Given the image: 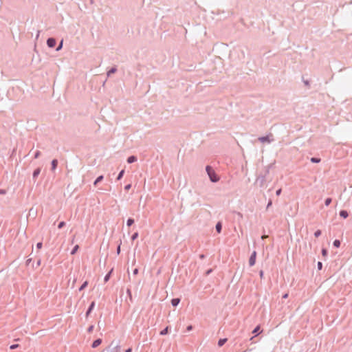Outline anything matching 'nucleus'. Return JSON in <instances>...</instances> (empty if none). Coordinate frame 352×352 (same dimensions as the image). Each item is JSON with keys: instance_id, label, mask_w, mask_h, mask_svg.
<instances>
[{"instance_id": "obj_13", "label": "nucleus", "mask_w": 352, "mask_h": 352, "mask_svg": "<svg viewBox=\"0 0 352 352\" xmlns=\"http://www.w3.org/2000/svg\"><path fill=\"white\" fill-rule=\"evenodd\" d=\"M181 300L179 298H174L171 300L170 302L173 307H177L180 302Z\"/></svg>"}, {"instance_id": "obj_26", "label": "nucleus", "mask_w": 352, "mask_h": 352, "mask_svg": "<svg viewBox=\"0 0 352 352\" xmlns=\"http://www.w3.org/2000/svg\"><path fill=\"white\" fill-rule=\"evenodd\" d=\"M124 172V169L121 170L117 176L116 180H120L123 177Z\"/></svg>"}, {"instance_id": "obj_47", "label": "nucleus", "mask_w": 352, "mask_h": 352, "mask_svg": "<svg viewBox=\"0 0 352 352\" xmlns=\"http://www.w3.org/2000/svg\"><path fill=\"white\" fill-rule=\"evenodd\" d=\"M192 329H193L192 325H188V326L186 327V331H191Z\"/></svg>"}, {"instance_id": "obj_11", "label": "nucleus", "mask_w": 352, "mask_h": 352, "mask_svg": "<svg viewBox=\"0 0 352 352\" xmlns=\"http://www.w3.org/2000/svg\"><path fill=\"white\" fill-rule=\"evenodd\" d=\"M137 160H138V158L136 156L130 155L129 157H128L126 162L128 164H132V163L135 162Z\"/></svg>"}, {"instance_id": "obj_34", "label": "nucleus", "mask_w": 352, "mask_h": 352, "mask_svg": "<svg viewBox=\"0 0 352 352\" xmlns=\"http://www.w3.org/2000/svg\"><path fill=\"white\" fill-rule=\"evenodd\" d=\"M63 41L62 40L60 41V43L58 44V45L57 46V47L56 49V51L58 52V51H60L62 49V47H63Z\"/></svg>"}, {"instance_id": "obj_32", "label": "nucleus", "mask_w": 352, "mask_h": 352, "mask_svg": "<svg viewBox=\"0 0 352 352\" xmlns=\"http://www.w3.org/2000/svg\"><path fill=\"white\" fill-rule=\"evenodd\" d=\"M65 226V221H60L58 224V229H62Z\"/></svg>"}, {"instance_id": "obj_27", "label": "nucleus", "mask_w": 352, "mask_h": 352, "mask_svg": "<svg viewBox=\"0 0 352 352\" xmlns=\"http://www.w3.org/2000/svg\"><path fill=\"white\" fill-rule=\"evenodd\" d=\"M78 249H79V245H76L72 248V251H71L70 254H71L72 255H74V254L76 253V252L78 250Z\"/></svg>"}, {"instance_id": "obj_30", "label": "nucleus", "mask_w": 352, "mask_h": 352, "mask_svg": "<svg viewBox=\"0 0 352 352\" xmlns=\"http://www.w3.org/2000/svg\"><path fill=\"white\" fill-rule=\"evenodd\" d=\"M138 236H139V234L138 232H134L131 236V241H135L136 239H138Z\"/></svg>"}, {"instance_id": "obj_46", "label": "nucleus", "mask_w": 352, "mask_h": 352, "mask_svg": "<svg viewBox=\"0 0 352 352\" xmlns=\"http://www.w3.org/2000/svg\"><path fill=\"white\" fill-rule=\"evenodd\" d=\"M7 192L6 190L5 189H0V195H6Z\"/></svg>"}, {"instance_id": "obj_42", "label": "nucleus", "mask_w": 352, "mask_h": 352, "mask_svg": "<svg viewBox=\"0 0 352 352\" xmlns=\"http://www.w3.org/2000/svg\"><path fill=\"white\" fill-rule=\"evenodd\" d=\"M272 205V199H270L267 204L266 209L267 210Z\"/></svg>"}, {"instance_id": "obj_24", "label": "nucleus", "mask_w": 352, "mask_h": 352, "mask_svg": "<svg viewBox=\"0 0 352 352\" xmlns=\"http://www.w3.org/2000/svg\"><path fill=\"white\" fill-rule=\"evenodd\" d=\"M311 162L318 164L321 162V159L319 157H313L310 159Z\"/></svg>"}, {"instance_id": "obj_51", "label": "nucleus", "mask_w": 352, "mask_h": 352, "mask_svg": "<svg viewBox=\"0 0 352 352\" xmlns=\"http://www.w3.org/2000/svg\"><path fill=\"white\" fill-rule=\"evenodd\" d=\"M125 352H132V348L129 347L125 350Z\"/></svg>"}, {"instance_id": "obj_7", "label": "nucleus", "mask_w": 352, "mask_h": 352, "mask_svg": "<svg viewBox=\"0 0 352 352\" xmlns=\"http://www.w3.org/2000/svg\"><path fill=\"white\" fill-rule=\"evenodd\" d=\"M261 333L260 325H257L252 331V333L254 334V336L250 338V340H252L256 336L259 335Z\"/></svg>"}, {"instance_id": "obj_38", "label": "nucleus", "mask_w": 352, "mask_h": 352, "mask_svg": "<svg viewBox=\"0 0 352 352\" xmlns=\"http://www.w3.org/2000/svg\"><path fill=\"white\" fill-rule=\"evenodd\" d=\"M41 155V152L39 151H36L35 153H34V159H37Z\"/></svg>"}, {"instance_id": "obj_44", "label": "nucleus", "mask_w": 352, "mask_h": 352, "mask_svg": "<svg viewBox=\"0 0 352 352\" xmlns=\"http://www.w3.org/2000/svg\"><path fill=\"white\" fill-rule=\"evenodd\" d=\"M139 272V270L138 268H135L133 270V275H137Z\"/></svg>"}, {"instance_id": "obj_1", "label": "nucleus", "mask_w": 352, "mask_h": 352, "mask_svg": "<svg viewBox=\"0 0 352 352\" xmlns=\"http://www.w3.org/2000/svg\"><path fill=\"white\" fill-rule=\"evenodd\" d=\"M206 171L209 177L210 182L212 183H216L219 181L220 177L216 173L214 170L210 165H207L206 167Z\"/></svg>"}, {"instance_id": "obj_54", "label": "nucleus", "mask_w": 352, "mask_h": 352, "mask_svg": "<svg viewBox=\"0 0 352 352\" xmlns=\"http://www.w3.org/2000/svg\"><path fill=\"white\" fill-rule=\"evenodd\" d=\"M39 33H40V31H38V33H37V35H36V38H38V36H39Z\"/></svg>"}, {"instance_id": "obj_23", "label": "nucleus", "mask_w": 352, "mask_h": 352, "mask_svg": "<svg viewBox=\"0 0 352 352\" xmlns=\"http://www.w3.org/2000/svg\"><path fill=\"white\" fill-rule=\"evenodd\" d=\"M88 281L87 280H85L82 285L81 286L78 288V291L79 292H81L82 291L83 289H85L87 285H88Z\"/></svg>"}, {"instance_id": "obj_36", "label": "nucleus", "mask_w": 352, "mask_h": 352, "mask_svg": "<svg viewBox=\"0 0 352 352\" xmlns=\"http://www.w3.org/2000/svg\"><path fill=\"white\" fill-rule=\"evenodd\" d=\"M317 269L318 270H321L322 269V263L321 261H318L317 263Z\"/></svg>"}, {"instance_id": "obj_8", "label": "nucleus", "mask_w": 352, "mask_h": 352, "mask_svg": "<svg viewBox=\"0 0 352 352\" xmlns=\"http://www.w3.org/2000/svg\"><path fill=\"white\" fill-rule=\"evenodd\" d=\"M95 305H96V302L95 301H92L90 305H89V307L85 313V316L86 318H88L89 316L90 315V314L91 313V311L94 310V307H95Z\"/></svg>"}, {"instance_id": "obj_18", "label": "nucleus", "mask_w": 352, "mask_h": 352, "mask_svg": "<svg viewBox=\"0 0 352 352\" xmlns=\"http://www.w3.org/2000/svg\"><path fill=\"white\" fill-rule=\"evenodd\" d=\"M113 269H111L104 277V283H107L109 281V280L111 278V273L113 272Z\"/></svg>"}, {"instance_id": "obj_41", "label": "nucleus", "mask_w": 352, "mask_h": 352, "mask_svg": "<svg viewBox=\"0 0 352 352\" xmlns=\"http://www.w3.org/2000/svg\"><path fill=\"white\" fill-rule=\"evenodd\" d=\"M212 271L213 270L212 268L207 270L206 272H205L206 276H208L209 274H210L212 272Z\"/></svg>"}, {"instance_id": "obj_28", "label": "nucleus", "mask_w": 352, "mask_h": 352, "mask_svg": "<svg viewBox=\"0 0 352 352\" xmlns=\"http://www.w3.org/2000/svg\"><path fill=\"white\" fill-rule=\"evenodd\" d=\"M302 82H303L304 85L307 88H309L310 87V81L309 80H305L303 77H302Z\"/></svg>"}, {"instance_id": "obj_33", "label": "nucleus", "mask_w": 352, "mask_h": 352, "mask_svg": "<svg viewBox=\"0 0 352 352\" xmlns=\"http://www.w3.org/2000/svg\"><path fill=\"white\" fill-rule=\"evenodd\" d=\"M322 234V232L320 230H317L316 231H315L314 232V236L315 237H319Z\"/></svg>"}, {"instance_id": "obj_19", "label": "nucleus", "mask_w": 352, "mask_h": 352, "mask_svg": "<svg viewBox=\"0 0 352 352\" xmlns=\"http://www.w3.org/2000/svg\"><path fill=\"white\" fill-rule=\"evenodd\" d=\"M168 331H169V327L167 326L160 331V336H166L168 333Z\"/></svg>"}, {"instance_id": "obj_50", "label": "nucleus", "mask_w": 352, "mask_h": 352, "mask_svg": "<svg viewBox=\"0 0 352 352\" xmlns=\"http://www.w3.org/2000/svg\"><path fill=\"white\" fill-rule=\"evenodd\" d=\"M199 258H200V259H204V258H205V257H206V256H205L204 254H199Z\"/></svg>"}, {"instance_id": "obj_29", "label": "nucleus", "mask_w": 352, "mask_h": 352, "mask_svg": "<svg viewBox=\"0 0 352 352\" xmlns=\"http://www.w3.org/2000/svg\"><path fill=\"white\" fill-rule=\"evenodd\" d=\"M332 201V199L331 197H328L325 200H324V205L326 206H328L330 205V204L331 203Z\"/></svg>"}, {"instance_id": "obj_10", "label": "nucleus", "mask_w": 352, "mask_h": 352, "mask_svg": "<svg viewBox=\"0 0 352 352\" xmlns=\"http://www.w3.org/2000/svg\"><path fill=\"white\" fill-rule=\"evenodd\" d=\"M102 340L101 338H98L95 340L91 344V347L94 349L98 347L102 343Z\"/></svg>"}, {"instance_id": "obj_52", "label": "nucleus", "mask_w": 352, "mask_h": 352, "mask_svg": "<svg viewBox=\"0 0 352 352\" xmlns=\"http://www.w3.org/2000/svg\"><path fill=\"white\" fill-rule=\"evenodd\" d=\"M31 261H32V258H29V259H28V260L26 261V265H28L30 263V262H31Z\"/></svg>"}, {"instance_id": "obj_37", "label": "nucleus", "mask_w": 352, "mask_h": 352, "mask_svg": "<svg viewBox=\"0 0 352 352\" xmlns=\"http://www.w3.org/2000/svg\"><path fill=\"white\" fill-rule=\"evenodd\" d=\"M19 346V344H13L10 345V349L13 350V349H17Z\"/></svg>"}, {"instance_id": "obj_39", "label": "nucleus", "mask_w": 352, "mask_h": 352, "mask_svg": "<svg viewBox=\"0 0 352 352\" xmlns=\"http://www.w3.org/2000/svg\"><path fill=\"white\" fill-rule=\"evenodd\" d=\"M94 326L93 324L90 325L88 328H87V332L89 333H91L94 330Z\"/></svg>"}, {"instance_id": "obj_35", "label": "nucleus", "mask_w": 352, "mask_h": 352, "mask_svg": "<svg viewBox=\"0 0 352 352\" xmlns=\"http://www.w3.org/2000/svg\"><path fill=\"white\" fill-rule=\"evenodd\" d=\"M121 244H122V241H120V243L118 245L117 248H116V253L118 255L120 254V253Z\"/></svg>"}, {"instance_id": "obj_21", "label": "nucleus", "mask_w": 352, "mask_h": 352, "mask_svg": "<svg viewBox=\"0 0 352 352\" xmlns=\"http://www.w3.org/2000/svg\"><path fill=\"white\" fill-rule=\"evenodd\" d=\"M126 294H127V296H129L130 302H133V297H132L131 290L129 287H128L126 289Z\"/></svg>"}, {"instance_id": "obj_31", "label": "nucleus", "mask_w": 352, "mask_h": 352, "mask_svg": "<svg viewBox=\"0 0 352 352\" xmlns=\"http://www.w3.org/2000/svg\"><path fill=\"white\" fill-rule=\"evenodd\" d=\"M321 253L323 256H327L328 254V250L323 248H322Z\"/></svg>"}, {"instance_id": "obj_53", "label": "nucleus", "mask_w": 352, "mask_h": 352, "mask_svg": "<svg viewBox=\"0 0 352 352\" xmlns=\"http://www.w3.org/2000/svg\"><path fill=\"white\" fill-rule=\"evenodd\" d=\"M41 265V260H38L36 263V265L38 266Z\"/></svg>"}, {"instance_id": "obj_20", "label": "nucleus", "mask_w": 352, "mask_h": 352, "mask_svg": "<svg viewBox=\"0 0 352 352\" xmlns=\"http://www.w3.org/2000/svg\"><path fill=\"white\" fill-rule=\"evenodd\" d=\"M228 339L227 338H220L219 340H218V346H222L225 344V343L227 342Z\"/></svg>"}, {"instance_id": "obj_17", "label": "nucleus", "mask_w": 352, "mask_h": 352, "mask_svg": "<svg viewBox=\"0 0 352 352\" xmlns=\"http://www.w3.org/2000/svg\"><path fill=\"white\" fill-rule=\"evenodd\" d=\"M58 164V160H56V159L52 160V161L51 162L52 170H54L57 168Z\"/></svg>"}, {"instance_id": "obj_16", "label": "nucleus", "mask_w": 352, "mask_h": 352, "mask_svg": "<svg viewBox=\"0 0 352 352\" xmlns=\"http://www.w3.org/2000/svg\"><path fill=\"white\" fill-rule=\"evenodd\" d=\"M104 179V176L102 175L98 176L95 181L94 182V186H96L98 183L101 182Z\"/></svg>"}, {"instance_id": "obj_3", "label": "nucleus", "mask_w": 352, "mask_h": 352, "mask_svg": "<svg viewBox=\"0 0 352 352\" xmlns=\"http://www.w3.org/2000/svg\"><path fill=\"white\" fill-rule=\"evenodd\" d=\"M114 341H112L109 346L106 348L107 352H120V346L117 344L113 346Z\"/></svg>"}, {"instance_id": "obj_6", "label": "nucleus", "mask_w": 352, "mask_h": 352, "mask_svg": "<svg viewBox=\"0 0 352 352\" xmlns=\"http://www.w3.org/2000/svg\"><path fill=\"white\" fill-rule=\"evenodd\" d=\"M56 45V40L53 37H50L47 39V45L49 48H53Z\"/></svg>"}, {"instance_id": "obj_25", "label": "nucleus", "mask_w": 352, "mask_h": 352, "mask_svg": "<svg viewBox=\"0 0 352 352\" xmlns=\"http://www.w3.org/2000/svg\"><path fill=\"white\" fill-rule=\"evenodd\" d=\"M134 222H135L134 219L133 218H131V217H129L126 220V226L128 227H130V226H131L134 223Z\"/></svg>"}, {"instance_id": "obj_12", "label": "nucleus", "mask_w": 352, "mask_h": 352, "mask_svg": "<svg viewBox=\"0 0 352 352\" xmlns=\"http://www.w3.org/2000/svg\"><path fill=\"white\" fill-rule=\"evenodd\" d=\"M340 217L346 219L349 217V212L346 210H341L339 212Z\"/></svg>"}, {"instance_id": "obj_48", "label": "nucleus", "mask_w": 352, "mask_h": 352, "mask_svg": "<svg viewBox=\"0 0 352 352\" xmlns=\"http://www.w3.org/2000/svg\"><path fill=\"white\" fill-rule=\"evenodd\" d=\"M259 276H260V277H261V278H263V276H264V272H263V270H260V271H259Z\"/></svg>"}, {"instance_id": "obj_22", "label": "nucleus", "mask_w": 352, "mask_h": 352, "mask_svg": "<svg viewBox=\"0 0 352 352\" xmlns=\"http://www.w3.org/2000/svg\"><path fill=\"white\" fill-rule=\"evenodd\" d=\"M341 241L339 239H335L333 242V247L338 248L340 247Z\"/></svg>"}, {"instance_id": "obj_49", "label": "nucleus", "mask_w": 352, "mask_h": 352, "mask_svg": "<svg viewBox=\"0 0 352 352\" xmlns=\"http://www.w3.org/2000/svg\"><path fill=\"white\" fill-rule=\"evenodd\" d=\"M288 296H289L288 293H285V294H284L283 295L282 298H283V299H286V298H288Z\"/></svg>"}, {"instance_id": "obj_5", "label": "nucleus", "mask_w": 352, "mask_h": 352, "mask_svg": "<svg viewBox=\"0 0 352 352\" xmlns=\"http://www.w3.org/2000/svg\"><path fill=\"white\" fill-rule=\"evenodd\" d=\"M256 255H257L256 251L254 250L252 252V254H251V255H250V256L249 258V265L250 267H252V266H254L255 265L256 259Z\"/></svg>"}, {"instance_id": "obj_14", "label": "nucleus", "mask_w": 352, "mask_h": 352, "mask_svg": "<svg viewBox=\"0 0 352 352\" xmlns=\"http://www.w3.org/2000/svg\"><path fill=\"white\" fill-rule=\"evenodd\" d=\"M215 229L217 233H221L222 230V223L221 221H218L216 223Z\"/></svg>"}, {"instance_id": "obj_2", "label": "nucleus", "mask_w": 352, "mask_h": 352, "mask_svg": "<svg viewBox=\"0 0 352 352\" xmlns=\"http://www.w3.org/2000/svg\"><path fill=\"white\" fill-rule=\"evenodd\" d=\"M270 166H267V168L265 170V175H260L256 178V182L259 184V186L262 187L264 185V183L266 181V175L269 173Z\"/></svg>"}, {"instance_id": "obj_55", "label": "nucleus", "mask_w": 352, "mask_h": 352, "mask_svg": "<svg viewBox=\"0 0 352 352\" xmlns=\"http://www.w3.org/2000/svg\"><path fill=\"white\" fill-rule=\"evenodd\" d=\"M90 1H91V2H92V0H90Z\"/></svg>"}, {"instance_id": "obj_15", "label": "nucleus", "mask_w": 352, "mask_h": 352, "mask_svg": "<svg viewBox=\"0 0 352 352\" xmlns=\"http://www.w3.org/2000/svg\"><path fill=\"white\" fill-rule=\"evenodd\" d=\"M117 72V67H112L107 73V76H110L111 74H115Z\"/></svg>"}, {"instance_id": "obj_9", "label": "nucleus", "mask_w": 352, "mask_h": 352, "mask_svg": "<svg viewBox=\"0 0 352 352\" xmlns=\"http://www.w3.org/2000/svg\"><path fill=\"white\" fill-rule=\"evenodd\" d=\"M41 168L40 167H38L36 168L34 171H33V173H32V179L35 182L36 181V179L37 178V177L39 175V174L41 173Z\"/></svg>"}, {"instance_id": "obj_43", "label": "nucleus", "mask_w": 352, "mask_h": 352, "mask_svg": "<svg viewBox=\"0 0 352 352\" xmlns=\"http://www.w3.org/2000/svg\"><path fill=\"white\" fill-rule=\"evenodd\" d=\"M131 188V184H127V185H126V186H124V190H129Z\"/></svg>"}, {"instance_id": "obj_4", "label": "nucleus", "mask_w": 352, "mask_h": 352, "mask_svg": "<svg viewBox=\"0 0 352 352\" xmlns=\"http://www.w3.org/2000/svg\"><path fill=\"white\" fill-rule=\"evenodd\" d=\"M272 136H273L272 134L270 133L267 135L259 137L258 138V141H260L262 143H265V142L271 143L272 142L274 141V139L271 138Z\"/></svg>"}, {"instance_id": "obj_40", "label": "nucleus", "mask_w": 352, "mask_h": 352, "mask_svg": "<svg viewBox=\"0 0 352 352\" xmlns=\"http://www.w3.org/2000/svg\"><path fill=\"white\" fill-rule=\"evenodd\" d=\"M36 247L38 250H40L43 247V243L42 242H38L36 245Z\"/></svg>"}, {"instance_id": "obj_45", "label": "nucleus", "mask_w": 352, "mask_h": 352, "mask_svg": "<svg viewBox=\"0 0 352 352\" xmlns=\"http://www.w3.org/2000/svg\"><path fill=\"white\" fill-rule=\"evenodd\" d=\"M281 192H282V189L281 188H279L276 191V195L277 196H279L280 194H281Z\"/></svg>"}]
</instances>
